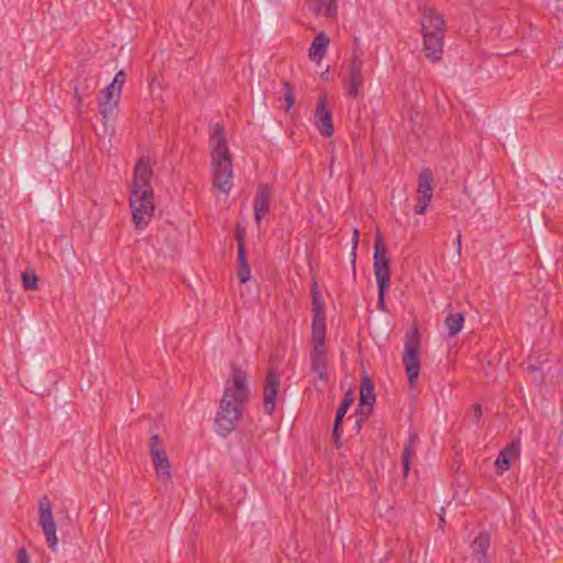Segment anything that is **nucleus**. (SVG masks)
<instances>
[{"label":"nucleus","instance_id":"obj_8","mask_svg":"<svg viewBox=\"0 0 563 563\" xmlns=\"http://www.w3.org/2000/svg\"><path fill=\"white\" fill-rule=\"evenodd\" d=\"M38 523L42 527L48 548L55 552L58 547V538L56 534L57 527L53 517L51 503L46 496L38 503Z\"/></svg>","mask_w":563,"mask_h":563},{"label":"nucleus","instance_id":"obj_32","mask_svg":"<svg viewBox=\"0 0 563 563\" xmlns=\"http://www.w3.org/2000/svg\"><path fill=\"white\" fill-rule=\"evenodd\" d=\"M125 82V73L123 70H119L113 80L108 86H113V89L118 92H122V87Z\"/></svg>","mask_w":563,"mask_h":563},{"label":"nucleus","instance_id":"obj_24","mask_svg":"<svg viewBox=\"0 0 563 563\" xmlns=\"http://www.w3.org/2000/svg\"><path fill=\"white\" fill-rule=\"evenodd\" d=\"M325 322L324 314L313 316L312 343L313 346H325Z\"/></svg>","mask_w":563,"mask_h":563},{"label":"nucleus","instance_id":"obj_13","mask_svg":"<svg viewBox=\"0 0 563 563\" xmlns=\"http://www.w3.org/2000/svg\"><path fill=\"white\" fill-rule=\"evenodd\" d=\"M314 123L318 131L325 137L333 134L332 113L327 108V97L321 95L318 99L317 108L314 111Z\"/></svg>","mask_w":563,"mask_h":563},{"label":"nucleus","instance_id":"obj_9","mask_svg":"<svg viewBox=\"0 0 563 563\" xmlns=\"http://www.w3.org/2000/svg\"><path fill=\"white\" fill-rule=\"evenodd\" d=\"M80 77L81 80L75 87L78 104H80L86 97L95 92L100 81V73L97 68L88 67L81 70Z\"/></svg>","mask_w":563,"mask_h":563},{"label":"nucleus","instance_id":"obj_10","mask_svg":"<svg viewBox=\"0 0 563 563\" xmlns=\"http://www.w3.org/2000/svg\"><path fill=\"white\" fill-rule=\"evenodd\" d=\"M121 99V93L113 89V86H107L101 90L98 97V109L102 117L103 123L106 124L111 118H113Z\"/></svg>","mask_w":563,"mask_h":563},{"label":"nucleus","instance_id":"obj_17","mask_svg":"<svg viewBox=\"0 0 563 563\" xmlns=\"http://www.w3.org/2000/svg\"><path fill=\"white\" fill-rule=\"evenodd\" d=\"M490 545V536L487 532H481L472 543L473 556L478 563L488 562V549Z\"/></svg>","mask_w":563,"mask_h":563},{"label":"nucleus","instance_id":"obj_23","mask_svg":"<svg viewBox=\"0 0 563 563\" xmlns=\"http://www.w3.org/2000/svg\"><path fill=\"white\" fill-rule=\"evenodd\" d=\"M419 438L418 434L412 433L409 435L408 440L405 443L404 453H402V465H404V476L407 477L410 470V462L412 457L416 455V446L418 444Z\"/></svg>","mask_w":563,"mask_h":563},{"label":"nucleus","instance_id":"obj_21","mask_svg":"<svg viewBox=\"0 0 563 563\" xmlns=\"http://www.w3.org/2000/svg\"><path fill=\"white\" fill-rule=\"evenodd\" d=\"M329 43L330 40L324 32L317 34L309 48V57L319 63L324 57Z\"/></svg>","mask_w":563,"mask_h":563},{"label":"nucleus","instance_id":"obj_29","mask_svg":"<svg viewBox=\"0 0 563 563\" xmlns=\"http://www.w3.org/2000/svg\"><path fill=\"white\" fill-rule=\"evenodd\" d=\"M37 276L33 273L32 275H29L27 273H24L22 275V283L26 290H35L37 289Z\"/></svg>","mask_w":563,"mask_h":563},{"label":"nucleus","instance_id":"obj_4","mask_svg":"<svg viewBox=\"0 0 563 563\" xmlns=\"http://www.w3.org/2000/svg\"><path fill=\"white\" fill-rule=\"evenodd\" d=\"M374 274L378 286V309L386 311L385 295L390 283V261L387 256V250L384 244L380 232L375 235L374 242Z\"/></svg>","mask_w":563,"mask_h":563},{"label":"nucleus","instance_id":"obj_37","mask_svg":"<svg viewBox=\"0 0 563 563\" xmlns=\"http://www.w3.org/2000/svg\"><path fill=\"white\" fill-rule=\"evenodd\" d=\"M456 249H457V252L460 253L461 252V234H459L456 238Z\"/></svg>","mask_w":563,"mask_h":563},{"label":"nucleus","instance_id":"obj_18","mask_svg":"<svg viewBox=\"0 0 563 563\" xmlns=\"http://www.w3.org/2000/svg\"><path fill=\"white\" fill-rule=\"evenodd\" d=\"M327 347L325 346H313L311 353V366L312 369L318 374L321 380L327 379Z\"/></svg>","mask_w":563,"mask_h":563},{"label":"nucleus","instance_id":"obj_22","mask_svg":"<svg viewBox=\"0 0 563 563\" xmlns=\"http://www.w3.org/2000/svg\"><path fill=\"white\" fill-rule=\"evenodd\" d=\"M517 454H519L518 443H511L504 450H501L496 460V467L498 468V471L501 473L507 471L511 465V457Z\"/></svg>","mask_w":563,"mask_h":563},{"label":"nucleus","instance_id":"obj_7","mask_svg":"<svg viewBox=\"0 0 563 563\" xmlns=\"http://www.w3.org/2000/svg\"><path fill=\"white\" fill-rule=\"evenodd\" d=\"M150 451L153 459L156 477L163 484H168L172 481V466L167 453L162 444L157 434L151 438Z\"/></svg>","mask_w":563,"mask_h":563},{"label":"nucleus","instance_id":"obj_2","mask_svg":"<svg viewBox=\"0 0 563 563\" xmlns=\"http://www.w3.org/2000/svg\"><path fill=\"white\" fill-rule=\"evenodd\" d=\"M153 164L150 157L142 156L134 166L130 185V208L136 230H144L154 216V191L151 185Z\"/></svg>","mask_w":563,"mask_h":563},{"label":"nucleus","instance_id":"obj_31","mask_svg":"<svg viewBox=\"0 0 563 563\" xmlns=\"http://www.w3.org/2000/svg\"><path fill=\"white\" fill-rule=\"evenodd\" d=\"M284 90H285V102H286L285 110L288 112L295 103V95L291 90L290 84L287 81L284 82Z\"/></svg>","mask_w":563,"mask_h":563},{"label":"nucleus","instance_id":"obj_16","mask_svg":"<svg viewBox=\"0 0 563 563\" xmlns=\"http://www.w3.org/2000/svg\"><path fill=\"white\" fill-rule=\"evenodd\" d=\"M238 278L241 283L251 279V269L246 258L245 242L242 234L238 233Z\"/></svg>","mask_w":563,"mask_h":563},{"label":"nucleus","instance_id":"obj_3","mask_svg":"<svg viewBox=\"0 0 563 563\" xmlns=\"http://www.w3.org/2000/svg\"><path fill=\"white\" fill-rule=\"evenodd\" d=\"M210 148L213 186L221 192L228 195L233 185L232 159L223 133V126L219 123L212 126Z\"/></svg>","mask_w":563,"mask_h":563},{"label":"nucleus","instance_id":"obj_27","mask_svg":"<svg viewBox=\"0 0 563 563\" xmlns=\"http://www.w3.org/2000/svg\"><path fill=\"white\" fill-rule=\"evenodd\" d=\"M449 335H456L463 328L464 324V316L462 313H450L444 321Z\"/></svg>","mask_w":563,"mask_h":563},{"label":"nucleus","instance_id":"obj_14","mask_svg":"<svg viewBox=\"0 0 563 563\" xmlns=\"http://www.w3.org/2000/svg\"><path fill=\"white\" fill-rule=\"evenodd\" d=\"M423 52L427 58L435 63L442 58L444 34L422 33Z\"/></svg>","mask_w":563,"mask_h":563},{"label":"nucleus","instance_id":"obj_35","mask_svg":"<svg viewBox=\"0 0 563 563\" xmlns=\"http://www.w3.org/2000/svg\"><path fill=\"white\" fill-rule=\"evenodd\" d=\"M358 236H360V232L357 229H354L353 231V251L356 249L357 246V243H358ZM352 263L354 264L355 263V253L353 252V260H352Z\"/></svg>","mask_w":563,"mask_h":563},{"label":"nucleus","instance_id":"obj_6","mask_svg":"<svg viewBox=\"0 0 563 563\" xmlns=\"http://www.w3.org/2000/svg\"><path fill=\"white\" fill-rule=\"evenodd\" d=\"M364 59L357 52H353L344 79V89L351 99H356L364 88L365 77L363 75Z\"/></svg>","mask_w":563,"mask_h":563},{"label":"nucleus","instance_id":"obj_12","mask_svg":"<svg viewBox=\"0 0 563 563\" xmlns=\"http://www.w3.org/2000/svg\"><path fill=\"white\" fill-rule=\"evenodd\" d=\"M280 379L278 374L269 368L264 383L263 407L267 415H272L276 408V396Z\"/></svg>","mask_w":563,"mask_h":563},{"label":"nucleus","instance_id":"obj_28","mask_svg":"<svg viewBox=\"0 0 563 563\" xmlns=\"http://www.w3.org/2000/svg\"><path fill=\"white\" fill-rule=\"evenodd\" d=\"M311 297H312V312L313 316L324 314V303L319 291L318 283L313 279L311 284Z\"/></svg>","mask_w":563,"mask_h":563},{"label":"nucleus","instance_id":"obj_11","mask_svg":"<svg viewBox=\"0 0 563 563\" xmlns=\"http://www.w3.org/2000/svg\"><path fill=\"white\" fill-rule=\"evenodd\" d=\"M446 23L443 15L432 7H423L421 10L422 33L444 34Z\"/></svg>","mask_w":563,"mask_h":563},{"label":"nucleus","instance_id":"obj_36","mask_svg":"<svg viewBox=\"0 0 563 563\" xmlns=\"http://www.w3.org/2000/svg\"><path fill=\"white\" fill-rule=\"evenodd\" d=\"M439 520H440V526L442 527L443 523L445 522V519H444V509L442 508L441 509V512L439 514Z\"/></svg>","mask_w":563,"mask_h":563},{"label":"nucleus","instance_id":"obj_1","mask_svg":"<svg viewBox=\"0 0 563 563\" xmlns=\"http://www.w3.org/2000/svg\"><path fill=\"white\" fill-rule=\"evenodd\" d=\"M247 400V374L239 365L232 364L216 417V428L219 434L224 437L235 429Z\"/></svg>","mask_w":563,"mask_h":563},{"label":"nucleus","instance_id":"obj_20","mask_svg":"<svg viewBox=\"0 0 563 563\" xmlns=\"http://www.w3.org/2000/svg\"><path fill=\"white\" fill-rule=\"evenodd\" d=\"M307 5L316 14H322L327 18L336 15L338 7L335 0H308Z\"/></svg>","mask_w":563,"mask_h":563},{"label":"nucleus","instance_id":"obj_34","mask_svg":"<svg viewBox=\"0 0 563 563\" xmlns=\"http://www.w3.org/2000/svg\"><path fill=\"white\" fill-rule=\"evenodd\" d=\"M472 413H473V418H474L475 423H478L481 418H482V416H483L482 406L478 405V404H474L472 406Z\"/></svg>","mask_w":563,"mask_h":563},{"label":"nucleus","instance_id":"obj_26","mask_svg":"<svg viewBox=\"0 0 563 563\" xmlns=\"http://www.w3.org/2000/svg\"><path fill=\"white\" fill-rule=\"evenodd\" d=\"M352 401H353V399L349 395H345L342 400L341 406L336 410L334 424H333V437H334L335 441L339 440V429H340L342 419L345 416L350 406L352 405Z\"/></svg>","mask_w":563,"mask_h":563},{"label":"nucleus","instance_id":"obj_33","mask_svg":"<svg viewBox=\"0 0 563 563\" xmlns=\"http://www.w3.org/2000/svg\"><path fill=\"white\" fill-rule=\"evenodd\" d=\"M16 563H30V556L24 548L18 550Z\"/></svg>","mask_w":563,"mask_h":563},{"label":"nucleus","instance_id":"obj_19","mask_svg":"<svg viewBox=\"0 0 563 563\" xmlns=\"http://www.w3.org/2000/svg\"><path fill=\"white\" fill-rule=\"evenodd\" d=\"M376 400L374 394V384L368 376H363L361 380V390H360V407L364 412V408H367V411H372V407Z\"/></svg>","mask_w":563,"mask_h":563},{"label":"nucleus","instance_id":"obj_30","mask_svg":"<svg viewBox=\"0 0 563 563\" xmlns=\"http://www.w3.org/2000/svg\"><path fill=\"white\" fill-rule=\"evenodd\" d=\"M417 205L415 207V212L417 214H423L429 206V203L432 200V197L430 196H418Z\"/></svg>","mask_w":563,"mask_h":563},{"label":"nucleus","instance_id":"obj_15","mask_svg":"<svg viewBox=\"0 0 563 563\" xmlns=\"http://www.w3.org/2000/svg\"><path fill=\"white\" fill-rule=\"evenodd\" d=\"M272 194L267 185L261 184L254 199V218L257 224L269 210Z\"/></svg>","mask_w":563,"mask_h":563},{"label":"nucleus","instance_id":"obj_5","mask_svg":"<svg viewBox=\"0 0 563 563\" xmlns=\"http://www.w3.org/2000/svg\"><path fill=\"white\" fill-rule=\"evenodd\" d=\"M420 339L418 329L415 327L407 335L405 352L402 356L404 366L408 376V383L411 388H416L420 374Z\"/></svg>","mask_w":563,"mask_h":563},{"label":"nucleus","instance_id":"obj_25","mask_svg":"<svg viewBox=\"0 0 563 563\" xmlns=\"http://www.w3.org/2000/svg\"><path fill=\"white\" fill-rule=\"evenodd\" d=\"M418 196L433 197V174L430 169L421 170L418 178Z\"/></svg>","mask_w":563,"mask_h":563}]
</instances>
